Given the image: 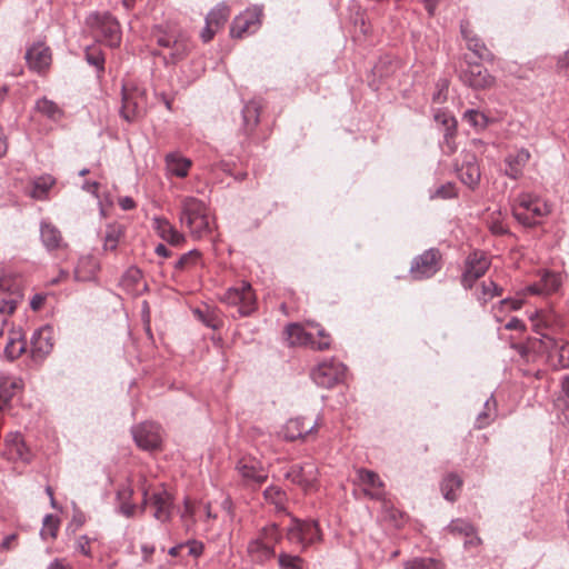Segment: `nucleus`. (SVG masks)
Returning a JSON list of instances; mask_svg holds the SVG:
<instances>
[{"label":"nucleus","instance_id":"obj_1","mask_svg":"<svg viewBox=\"0 0 569 569\" xmlns=\"http://www.w3.org/2000/svg\"><path fill=\"white\" fill-rule=\"evenodd\" d=\"M283 533L280 527L268 523L258 530L247 545V555L252 563L266 565L276 558V546L282 540Z\"/></svg>","mask_w":569,"mask_h":569},{"label":"nucleus","instance_id":"obj_2","mask_svg":"<svg viewBox=\"0 0 569 569\" xmlns=\"http://www.w3.org/2000/svg\"><path fill=\"white\" fill-rule=\"evenodd\" d=\"M207 204L192 196L183 197L180 203V223L190 230L194 238H202L211 232V221Z\"/></svg>","mask_w":569,"mask_h":569},{"label":"nucleus","instance_id":"obj_3","mask_svg":"<svg viewBox=\"0 0 569 569\" xmlns=\"http://www.w3.org/2000/svg\"><path fill=\"white\" fill-rule=\"evenodd\" d=\"M548 212L547 203L529 192L520 193L512 206V216L525 227L536 226Z\"/></svg>","mask_w":569,"mask_h":569},{"label":"nucleus","instance_id":"obj_4","mask_svg":"<svg viewBox=\"0 0 569 569\" xmlns=\"http://www.w3.org/2000/svg\"><path fill=\"white\" fill-rule=\"evenodd\" d=\"M88 26L99 33V41L110 48H118L121 44V26L110 12H93L87 19Z\"/></svg>","mask_w":569,"mask_h":569},{"label":"nucleus","instance_id":"obj_5","mask_svg":"<svg viewBox=\"0 0 569 569\" xmlns=\"http://www.w3.org/2000/svg\"><path fill=\"white\" fill-rule=\"evenodd\" d=\"M261 109V103L254 99L246 102L242 107L239 136L242 137L240 143L243 148L260 140L257 136V128L260 122Z\"/></svg>","mask_w":569,"mask_h":569},{"label":"nucleus","instance_id":"obj_6","mask_svg":"<svg viewBox=\"0 0 569 569\" xmlns=\"http://www.w3.org/2000/svg\"><path fill=\"white\" fill-rule=\"evenodd\" d=\"M220 300L228 306L238 307L237 312L240 317H248L256 309V297L248 282H242L240 287L228 288Z\"/></svg>","mask_w":569,"mask_h":569},{"label":"nucleus","instance_id":"obj_7","mask_svg":"<svg viewBox=\"0 0 569 569\" xmlns=\"http://www.w3.org/2000/svg\"><path fill=\"white\" fill-rule=\"evenodd\" d=\"M291 543H298L306 549L308 546L321 540V531L317 520H299L293 518L286 532Z\"/></svg>","mask_w":569,"mask_h":569},{"label":"nucleus","instance_id":"obj_8","mask_svg":"<svg viewBox=\"0 0 569 569\" xmlns=\"http://www.w3.org/2000/svg\"><path fill=\"white\" fill-rule=\"evenodd\" d=\"M287 340L290 346H308L313 350H327L330 347V337L323 329L318 330L319 340L299 323L286 327Z\"/></svg>","mask_w":569,"mask_h":569},{"label":"nucleus","instance_id":"obj_9","mask_svg":"<svg viewBox=\"0 0 569 569\" xmlns=\"http://www.w3.org/2000/svg\"><path fill=\"white\" fill-rule=\"evenodd\" d=\"M441 269V253L437 248L425 250L417 256L410 266L413 280H425L435 276Z\"/></svg>","mask_w":569,"mask_h":569},{"label":"nucleus","instance_id":"obj_10","mask_svg":"<svg viewBox=\"0 0 569 569\" xmlns=\"http://www.w3.org/2000/svg\"><path fill=\"white\" fill-rule=\"evenodd\" d=\"M490 267V260L483 251L475 250L465 260V270L460 282L466 290L473 287L475 282L485 276Z\"/></svg>","mask_w":569,"mask_h":569},{"label":"nucleus","instance_id":"obj_11","mask_svg":"<svg viewBox=\"0 0 569 569\" xmlns=\"http://www.w3.org/2000/svg\"><path fill=\"white\" fill-rule=\"evenodd\" d=\"M236 470L241 477L243 486L256 489L268 479V471L260 461L244 457L236 465Z\"/></svg>","mask_w":569,"mask_h":569},{"label":"nucleus","instance_id":"obj_12","mask_svg":"<svg viewBox=\"0 0 569 569\" xmlns=\"http://www.w3.org/2000/svg\"><path fill=\"white\" fill-rule=\"evenodd\" d=\"M346 370V366L340 361H323L312 369L311 379L319 387L332 388L343 378Z\"/></svg>","mask_w":569,"mask_h":569},{"label":"nucleus","instance_id":"obj_13","mask_svg":"<svg viewBox=\"0 0 569 569\" xmlns=\"http://www.w3.org/2000/svg\"><path fill=\"white\" fill-rule=\"evenodd\" d=\"M147 505L153 507V517L157 520L161 522H167L171 519L173 509V497L164 488L154 490L151 493L144 490L142 509H144Z\"/></svg>","mask_w":569,"mask_h":569},{"label":"nucleus","instance_id":"obj_14","mask_svg":"<svg viewBox=\"0 0 569 569\" xmlns=\"http://www.w3.org/2000/svg\"><path fill=\"white\" fill-rule=\"evenodd\" d=\"M143 93L137 88L122 86L120 117L127 122L137 121L143 116Z\"/></svg>","mask_w":569,"mask_h":569},{"label":"nucleus","instance_id":"obj_15","mask_svg":"<svg viewBox=\"0 0 569 569\" xmlns=\"http://www.w3.org/2000/svg\"><path fill=\"white\" fill-rule=\"evenodd\" d=\"M462 83L473 90L490 89L496 83V78L480 63H468L459 74Z\"/></svg>","mask_w":569,"mask_h":569},{"label":"nucleus","instance_id":"obj_16","mask_svg":"<svg viewBox=\"0 0 569 569\" xmlns=\"http://www.w3.org/2000/svg\"><path fill=\"white\" fill-rule=\"evenodd\" d=\"M284 478L301 487L303 490H308L312 488L318 480V468L312 461L296 463L290 466L286 471Z\"/></svg>","mask_w":569,"mask_h":569},{"label":"nucleus","instance_id":"obj_17","mask_svg":"<svg viewBox=\"0 0 569 569\" xmlns=\"http://www.w3.org/2000/svg\"><path fill=\"white\" fill-rule=\"evenodd\" d=\"M137 446L143 450H154L161 445V427L154 422H142L132 428Z\"/></svg>","mask_w":569,"mask_h":569},{"label":"nucleus","instance_id":"obj_18","mask_svg":"<svg viewBox=\"0 0 569 569\" xmlns=\"http://www.w3.org/2000/svg\"><path fill=\"white\" fill-rule=\"evenodd\" d=\"M531 154L528 149L519 148L506 154L502 160V172L512 180L522 178Z\"/></svg>","mask_w":569,"mask_h":569},{"label":"nucleus","instance_id":"obj_19","mask_svg":"<svg viewBox=\"0 0 569 569\" xmlns=\"http://www.w3.org/2000/svg\"><path fill=\"white\" fill-rule=\"evenodd\" d=\"M2 456L9 461L30 462L31 453L20 432H10L6 436Z\"/></svg>","mask_w":569,"mask_h":569},{"label":"nucleus","instance_id":"obj_20","mask_svg":"<svg viewBox=\"0 0 569 569\" xmlns=\"http://www.w3.org/2000/svg\"><path fill=\"white\" fill-rule=\"evenodd\" d=\"M31 357L42 361L53 349L51 328L49 326L36 330L31 337Z\"/></svg>","mask_w":569,"mask_h":569},{"label":"nucleus","instance_id":"obj_21","mask_svg":"<svg viewBox=\"0 0 569 569\" xmlns=\"http://www.w3.org/2000/svg\"><path fill=\"white\" fill-rule=\"evenodd\" d=\"M460 181L471 190L480 183L481 171L473 153H467L460 167L457 168Z\"/></svg>","mask_w":569,"mask_h":569},{"label":"nucleus","instance_id":"obj_22","mask_svg":"<svg viewBox=\"0 0 569 569\" xmlns=\"http://www.w3.org/2000/svg\"><path fill=\"white\" fill-rule=\"evenodd\" d=\"M262 10L254 8L253 10H247L238 16L230 28L231 37L242 38L246 32H253L260 24V18Z\"/></svg>","mask_w":569,"mask_h":569},{"label":"nucleus","instance_id":"obj_23","mask_svg":"<svg viewBox=\"0 0 569 569\" xmlns=\"http://www.w3.org/2000/svg\"><path fill=\"white\" fill-rule=\"evenodd\" d=\"M40 240L49 252L68 247L59 228L48 220H41L40 222Z\"/></svg>","mask_w":569,"mask_h":569},{"label":"nucleus","instance_id":"obj_24","mask_svg":"<svg viewBox=\"0 0 569 569\" xmlns=\"http://www.w3.org/2000/svg\"><path fill=\"white\" fill-rule=\"evenodd\" d=\"M318 427L319 419H317L312 425L307 423L306 417L290 419L283 427V437L289 441L305 439L307 436L316 432Z\"/></svg>","mask_w":569,"mask_h":569},{"label":"nucleus","instance_id":"obj_25","mask_svg":"<svg viewBox=\"0 0 569 569\" xmlns=\"http://www.w3.org/2000/svg\"><path fill=\"white\" fill-rule=\"evenodd\" d=\"M29 68L38 73L44 72L51 63V52L43 43H34L26 52Z\"/></svg>","mask_w":569,"mask_h":569},{"label":"nucleus","instance_id":"obj_26","mask_svg":"<svg viewBox=\"0 0 569 569\" xmlns=\"http://www.w3.org/2000/svg\"><path fill=\"white\" fill-rule=\"evenodd\" d=\"M468 26V22H461L460 24L461 36L467 43V48L479 59L492 62L495 60V54L488 49L486 43L469 29Z\"/></svg>","mask_w":569,"mask_h":569},{"label":"nucleus","instance_id":"obj_27","mask_svg":"<svg viewBox=\"0 0 569 569\" xmlns=\"http://www.w3.org/2000/svg\"><path fill=\"white\" fill-rule=\"evenodd\" d=\"M152 228L157 234L171 246H180L184 242V236L180 233L166 218H152Z\"/></svg>","mask_w":569,"mask_h":569},{"label":"nucleus","instance_id":"obj_28","mask_svg":"<svg viewBox=\"0 0 569 569\" xmlns=\"http://www.w3.org/2000/svg\"><path fill=\"white\" fill-rule=\"evenodd\" d=\"M23 382L20 378L14 376H0V411L10 406L12 398L17 391L21 389Z\"/></svg>","mask_w":569,"mask_h":569},{"label":"nucleus","instance_id":"obj_29","mask_svg":"<svg viewBox=\"0 0 569 569\" xmlns=\"http://www.w3.org/2000/svg\"><path fill=\"white\" fill-rule=\"evenodd\" d=\"M357 473L360 482L367 487L365 489L366 495L370 496L372 499H382L385 493L383 482L378 473L368 469H359Z\"/></svg>","mask_w":569,"mask_h":569},{"label":"nucleus","instance_id":"obj_30","mask_svg":"<svg viewBox=\"0 0 569 569\" xmlns=\"http://www.w3.org/2000/svg\"><path fill=\"white\" fill-rule=\"evenodd\" d=\"M99 270V262L92 256H83L78 260L74 268V279L81 282H88L96 279Z\"/></svg>","mask_w":569,"mask_h":569},{"label":"nucleus","instance_id":"obj_31","mask_svg":"<svg viewBox=\"0 0 569 569\" xmlns=\"http://www.w3.org/2000/svg\"><path fill=\"white\" fill-rule=\"evenodd\" d=\"M192 166V161L179 152H171L166 156L167 172L178 178H186Z\"/></svg>","mask_w":569,"mask_h":569},{"label":"nucleus","instance_id":"obj_32","mask_svg":"<svg viewBox=\"0 0 569 569\" xmlns=\"http://www.w3.org/2000/svg\"><path fill=\"white\" fill-rule=\"evenodd\" d=\"M27 349V341L20 330H12L4 347V357L9 361L18 359Z\"/></svg>","mask_w":569,"mask_h":569},{"label":"nucleus","instance_id":"obj_33","mask_svg":"<svg viewBox=\"0 0 569 569\" xmlns=\"http://www.w3.org/2000/svg\"><path fill=\"white\" fill-rule=\"evenodd\" d=\"M541 339L540 342L543 345V349L548 352L552 350H557L559 353L558 366L560 368L569 367V343H562L558 350L557 341L549 337L547 333H540Z\"/></svg>","mask_w":569,"mask_h":569},{"label":"nucleus","instance_id":"obj_34","mask_svg":"<svg viewBox=\"0 0 569 569\" xmlns=\"http://www.w3.org/2000/svg\"><path fill=\"white\" fill-rule=\"evenodd\" d=\"M462 487V479L457 473L447 475L441 481V491L443 498L448 501H455L458 497L457 491Z\"/></svg>","mask_w":569,"mask_h":569},{"label":"nucleus","instance_id":"obj_35","mask_svg":"<svg viewBox=\"0 0 569 569\" xmlns=\"http://www.w3.org/2000/svg\"><path fill=\"white\" fill-rule=\"evenodd\" d=\"M124 236V228L119 223H109L106 227L103 237V249L114 251L118 248L120 239Z\"/></svg>","mask_w":569,"mask_h":569},{"label":"nucleus","instance_id":"obj_36","mask_svg":"<svg viewBox=\"0 0 569 569\" xmlns=\"http://www.w3.org/2000/svg\"><path fill=\"white\" fill-rule=\"evenodd\" d=\"M201 252L197 249H192L183 253L173 264V268L178 272L189 271L197 266L201 264Z\"/></svg>","mask_w":569,"mask_h":569},{"label":"nucleus","instance_id":"obj_37","mask_svg":"<svg viewBox=\"0 0 569 569\" xmlns=\"http://www.w3.org/2000/svg\"><path fill=\"white\" fill-rule=\"evenodd\" d=\"M54 183L56 179L50 174L36 178L32 184L31 197L37 200H44Z\"/></svg>","mask_w":569,"mask_h":569},{"label":"nucleus","instance_id":"obj_38","mask_svg":"<svg viewBox=\"0 0 569 569\" xmlns=\"http://www.w3.org/2000/svg\"><path fill=\"white\" fill-rule=\"evenodd\" d=\"M169 49H171V52L169 58H166V63L170 62L174 64L188 56L191 49V44L188 39L181 37L174 39L172 46Z\"/></svg>","mask_w":569,"mask_h":569},{"label":"nucleus","instance_id":"obj_39","mask_svg":"<svg viewBox=\"0 0 569 569\" xmlns=\"http://www.w3.org/2000/svg\"><path fill=\"white\" fill-rule=\"evenodd\" d=\"M435 119L436 121L438 122H441L445 127V133H443V138H445V141L447 142L450 151H455V148L450 146V140L455 137V133H456V128H457V121L453 117L447 114L446 112H442V111H438L436 114H435Z\"/></svg>","mask_w":569,"mask_h":569},{"label":"nucleus","instance_id":"obj_40","mask_svg":"<svg viewBox=\"0 0 569 569\" xmlns=\"http://www.w3.org/2000/svg\"><path fill=\"white\" fill-rule=\"evenodd\" d=\"M86 61L96 68L98 76L104 72V54L100 48L96 46H89L84 50Z\"/></svg>","mask_w":569,"mask_h":569},{"label":"nucleus","instance_id":"obj_41","mask_svg":"<svg viewBox=\"0 0 569 569\" xmlns=\"http://www.w3.org/2000/svg\"><path fill=\"white\" fill-rule=\"evenodd\" d=\"M34 108L37 111H39L40 113H42L51 120H58L62 116V110L58 107V104L46 97L38 99L36 101Z\"/></svg>","mask_w":569,"mask_h":569},{"label":"nucleus","instance_id":"obj_42","mask_svg":"<svg viewBox=\"0 0 569 569\" xmlns=\"http://www.w3.org/2000/svg\"><path fill=\"white\" fill-rule=\"evenodd\" d=\"M142 280V272L137 267H130L121 277V286L128 292H134L138 290V286Z\"/></svg>","mask_w":569,"mask_h":569},{"label":"nucleus","instance_id":"obj_43","mask_svg":"<svg viewBox=\"0 0 569 569\" xmlns=\"http://www.w3.org/2000/svg\"><path fill=\"white\" fill-rule=\"evenodd\" d=\"M229 18V8L224 3L216 6L206 17L207 24H213L216 29L223 26Z\"/></svg>","mask_w":569,"mask_h":569},{"label":"nucleus","instance_id":"obj_44","mask_svg":"<svg viewBox=\"0 0 569 569\" xmlns=\"http://www.w3.org/2000/svg\"><path fill=\"white\" fill-rule=\"evenodd\" d=\"M264 499L274 505L277 509H284V505L287 502L286 492L277 486H269L263 491Z\"/></svg>","mask_w":569,"mask_h":569},{"label":"nucleus","instance_id":"obj_45","mask_svg":"<svg viewBox=\"0 0 569 569\" xmlns=\"http://www.w3.org/2000/svg\"><path fill=\"white\" fill-rule=\"evenodd\" d=\"M483 407V411H481L476 418L475 427L477 429H483L491 422L490 412L492 410L496 411L497 407V401L492 395L485 401Z\"/></svg>","mask_w":569,"mask_h":569},{"label":"nucleus","instance_id":"obj_46","mask_svg":"<svg viewBox=\"0 0 569 569\" xmlns=\"http://www.w3.org/2000/svg\"><path fill=\"white\" fill-rule=\"evenodd\" d=\"M279 569H305V560L297 555L280 552L278 555Z\"/></svg>","mask_w":569,"mask_h":569},{"label":"nucleus","instance_id":"obj_47","mask_svg":"<svg viewBox=\"0 0 569 569\" xmlns=\"http://www.w3.org/2000/svg\"><path fill=\"white\" fill-rule=\"evenodd\" d=\"M59 529V519L52 515H46L42 521V529L40 536L42 539L48 537L54 539Z\"/></svg>","mask_w":569,"mask_h":569},{"label":"nucleus","instance_id":"obj_48","mask_svg":"<svg viewBox=\"0 0 569 569\" xmlns=\"http://www.w3.org/2000/svg\"><path fill=\"white\" fill-rule=\"evenodd\" d=\"M458 196L456 184L453 182H447L437 187L433 191H430V199H453Z\"/></svg>","mask_w":569,"mask_h":569},{"label":"nucleus","instance_id":"obj_49","mask_svg":"<svg viewBox=\"0 0 569 569\" xmlns=\"http://www.w3.org/2000/svg\"><path fill=\"white\" fill-rule=\"evenodd\" d=\"M93 541H97V537H89L88 535H80L79 537L76 538V541H74L76 552H79L80 555H82L87 558H92L93 555H92L90 545Z\"/></svg>","mask_w":569,"mask_h":569},{"label":"nucleus","instance_id":"obj_50","mask_svg":"<svg viewBox=\"0 0 569 569\" xmlns=\"http://www.w3.org/2000/svg\"><path fill=\"white\" fill-rule=\"evenodd\" d=\"M448 530L453 535H460L465 537H469L475 532L473 526L463 519L452 520L448 526Z\"/></svg>","mask_w":569,"mask_h":569},{"label":"nucleus","instance_id":"obj_51","mask_svg":"<svg viewBox=\"0 0 569 569\" xmlns=\"http://www.w3.org/2000/svg\"><path fill=\"white\" fill-rule=\"evenodd\" d=\"M502 295V288L499 287L495 281H483L481 284V295L479 296V300H482L483 303L488 302L493 297H499Z\"/></svg>","mask_w":569,"mask_h":569},{"label":"nucleus","instance_id":"obj_52","mask_svg":"<svg viewBox=\"0 0 569 569\" xmlns=\"http://www.w3.org/2000/svg\"><path fill=\"white\" fill-rule=\"evenodd\" d=\"M463 119L475 128L483 129L488 124L487 116L475 109H469L465 111Z\"/></svg>","mask_w":569,"mask_h":569},{"label":"nucleus","instance_id":"obj_53","mask_svg":"<svg viewBox=\"0 0 569 569\" xmlns=\"http://www.w3.org/2000/svg\"><path fill=\"white\" fill-rule=\"evenodd\" d=\"M403 569H441L440 565L431 558H416L407 561Z\"/></svg>","mask_w":569,"mask_h":569},{"label":"nucleus","instance_id":"obj_54","mask_svg":"<svg viewBox=\"0 0 569 569\" xmlns=\"http://www.w3.org/2000/svg\"><path fill=\"white\" fill-rule=\"evenodd\" d=\"M21 295L20 293H14L13 296L9 297V298H0V313L1 315H11L14 312V310L17 309V306L19 303V301L21 300Z\"/></svg>","mask_w":569,"mask_h":569},{"label":"nucleus","instance_id":"obj_55","mask_svg":"<svg viewBox=\"0 0 569 569\" xmlns=\"http://www.w3.org/2000/svg\"><path fill=\"white\" fill-rule=\"evenodd\" d=\"M152 37L154 38L158 46L163 48H170L173 43V40L177 39L176 37L164 32L160 27H157L152 31Z\"/></svg>","mask_w":569,"mask_h":569},{"label":"nucleus","instance_id":"obj_56","mask_svg":"<svg viewBox=\"0 0 569 569\" xmlns=\"http://www.w3.org/2000/svg\"><path fill=\"white\" fill-rule=\"evenodd\" d=\"M541 282L545 293L556 291L560 286L558 276L549 272L543 274Z\"/></svg>","mask_w":569,"mask_h":569},{"label":"nucleus","instance_id":"obj_57","mask_svg":"<svg viewBox=\"0 0 569 569\" xmlns=\"http://www.w3.org/2000/svg\"><path fill=\"white\" fill-rule=\"evenodd\" d=\"M184 547L188 548V555L194 558L200 557L203 553L204 545L198 540H188L183 542Z\"/></svg>","mask_w":569,"mask_h":569},{"label":"nucleus","instance_id":"obj_58","mask_svg":"<svg viewBox=\"0 0 569 569\" xmlns=\"http://www.w3.org/2000/svg\"><path fill=\"white\" fill-rule=\"evenodd\" d=\"M437 88H438V90H437V92L433 93L432 101L436 103H442L447 99V90H448L447 80H440L437 83Z\"/></svg>","mask_w":569,"mask_h":569},{"label":"nucleus","instance_id":"obj_59","mask_svg":"<svg viewBox=\"0 0 569 569\" xmlns=\"http://www.w3.org/2000/svg\"><path fill=\"white\" fill-rule=\"evenodd\" d=\"M521 306H522V300L506 298L499 302L498 307H493V310H496V309H499L500 311L518 310L521 308Z\"/></svg>","mask_w":569,"mask_h":569},{"label":"nucleus","instance_id":"obj_60","mask_svg":"<svg viewBox=\"0 0 569 569\" xmlns=\"http://www.w3.org/2000/svg\"><path fill=\"white\" fill-rule=\"evenodd\" d=\"M353 23L356 27H359V30L362 34H368L369 33V28L367 27L366 24V21H365V16L361 11V8L360 6H357V14H356V18L353 20Z\"/></svg>","mask_w":569,"mask_h":569},{"label":"nucleus","instance_id":"obj_61","mask_svg":"<svg viewBox=\"0 0 569 569\" xmlns=\"http://www.w3.org/2000/svg\"><path fill=\"white\" fill-rule=\"evenodd\" d=\"M507 330H519L522 331L526 329V325L522 320L517 317H511L509 321L505 325Z\"/></svg>","mask_w":569,"mask_h":569},{"label":"nucleus","instance_id":"obj_62","mask_svg":"<svg viewBox=\"0 0 569 569\" xmlns=\"http://www.w3.org/2000/svg\"><path fill=\"white\" fill-rule=\"evenodd\" d=\"M490 231L496 236H503L508 233V228L500 221H493L490 223Z\"/></svg>","mask_w":569,"mask_h":569},{"label":"nucleus","instance_id":"obj_63","mask_svg":"<svg viewBox=\"0 0 569 569\" xmlns=\"http://www.w3.org/2000/svg\"><path fill=\"white\" fill-rule=\"evenodd\" d=\"M86 521H87V519H86L84 513L80 510H74L73 517L71 520V526H74L76 529H79L86 523Z\"/></svg>","mask_w":569,"mask_h":569},{"label":"nucleus","instance_id":"obj_64","mask_svg":"<svg viewBox=\"0 0 569 569\" xmlns=\"http://www.w3.org/2000/svg\"><path fill=\"white\" fill-rule=\"evenodd\" d=\"M216 31H217V29L213 24L206 23V27L203 28V30L201 32V38H202L203 42H209L210 40H212Z\"/></svg>","mask_w":569,"mask_h":569}]
</instances>
